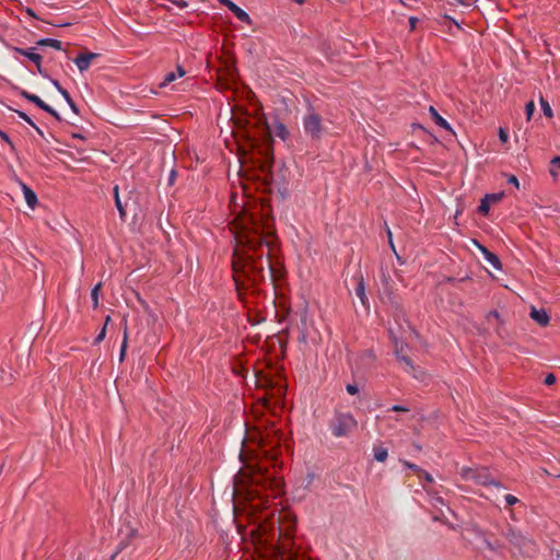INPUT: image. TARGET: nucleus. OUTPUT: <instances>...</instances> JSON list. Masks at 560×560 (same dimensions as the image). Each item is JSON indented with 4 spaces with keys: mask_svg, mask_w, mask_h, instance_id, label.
<instances>
[{
    "mask_svg": "<svg viewBox=\"0 0 560 560\" xmlns=\"http://www.w3.org/2000/svg\"><path fill=\"white\" fill-rule=\"evenodd\" d=\"M549 174L555 180H557L560 174V156H555L550 161Z\"/></svg>",
    "mask_w": 560,
    "mask_h": 560,
    "instance_id": "obj_21",
    "label": "nucleus"
},
{
    "mask_svg": "<svg viewBox=\"0 0 560 560\" xmlns=\"http://www.w3.org/2000/svg\"><path fill=\"white\" fill-rule=\"evenodd\" d=\"M404 466L408 467L409 469H412L417 475H419V472H422V469L417 466L416 464H411L407 460L402 462Z\"/></svg>",
    "mask_w": 560,
    "mask_h": 560,
    "instance_id": "obj_37",
    "label": "nucleus"
},
{
    "mask_svg": "<svg viewBox=\"0 0 560 560\" xmlns=\"http://www.w3.org/2000/svg\"><path fill=\"white\" fill-rule=\"evenodd\" d=\"M374 354L371 350H366L363 352L362 354V359H369L370 361H373L374 360Z\"/></svg>",
    "mask_w": 560,
    "mask_h": 560,
    "instance_id": "obj_49",
    "label": "nucleus"
},
{
    "mask_svg": "<svg viewBox=\"0 0 560 560\" xmlns=\"http://www.w3.org/2000/svg\"><path fill=\"white\" fill-rule=\"evenodd\" d=\"M0 138L9 145L11 153L19 158L15 144L12 142L10 136L2 129H0Z\"/></svg>",
    "mask_w": 560,
    "mask_h": 560,
    "instance_id": "obj_23",
    "label": "nucleus"
},
{
    "mask_svg": "<svg viewBox=\"0 0 560 560\" xmlns=\"http://www.w3.org/2000/svg\"><path fill=\"white\" fill-rule=\"evenodd\" d=\"M63 100L67 102V104L69 105L70 109L79 115L80 114V108L79 106L77 105V103L73 101L72 96L70 95V93L68 92V90L66 91H62L61 94H60Z\"/></svg>",
    "mask_w": 560,
    "mask_h": 560,
    "instance_id": "obj_22",
    "label": "nucleus"
},
{
    "mask_svg": "<svg viewBox=\"0 0 560 560\" xmlns=\"http://www.w3.org/2000/svg\"><path fill=\"white\" fill-rule=\"evenodd\" d=\"M508 183L514 185L515 187L518 188L520 186V183H518V179L516 178V176L514 175H511L509 178H508Z\"/></svg>",
    "mask_w": 560,
    "mask_h": 560,
    "instance_id": "obj_50",
    "label": "nucleus"
},
{
    "mask_svg": "<svg viewBox=\"0 0 560 560\" xmlns=\"http://www.w3.org/2000/svg\"><path fill=\"white\" fill-rule=\"evenodd\" d=\"M429 112L432 119L439 127L453 132L450 124L438 113V110L433 106H430Z\"/></svg>",
    "mask_w": 560,
    "mask_h": 560,
    "instance_id": "obj_17",
    "label": "nucleus"
},
{
    "mask_svg": "<svg viewBox=\"0 0 560 560\" xmlns=\"http://www.w3.org/2000/svg\"><path fill=\"white\" fill-rule=\"evenodd\" d=\"M5 46H7L10 50L14 51L15 54H19V55H21V56H24V55H25L26 48H22V47H18V46H12V45H10V44H8V43L5 44Z\"/></svg>",
    "mask_w": 560,
    "mask_h": 560,
    "instance_id": "obj_35",
    "label": "nucleus"
},
{
    "mask_svg": "<svg viewBox=\"0 0 560 560\" xmlns=\"http://www.w3.org/2000/svg\"><path fill=\"white\" fill-rule=\"evenodd\" d=\"M12 179L21 186V183H24L15 173H13Z\"/></svg>",
    "mask_w": 560,
    "mask_h": 560,
    "instance_id": "obj_54",
    "label": "nucleus"
},
{
    "mask_svg": "<svg viewBox=\"0 0 560 560\" xmlns=\"http://www.w3.org/2000/svg\"><path fill=\"white\" fill-rule=\"evenodd\" d=\"M395 354L397 359L404 364V370L407 373L411 374L417 380H423L424 372L420 368L416 366L408 355L404 354L402 345L398 346V343H396Z\"/></svg>",
    "mask_w": 560,
    "mask_h": 560,
    "instance_id": "obj_10",
    "label": "nucleus"
},
{
    "mask_svg": "<svg viewBox=\"0 0 560 560\" xmlns=\"http://www.w3.org/2000/svg\"><path fill=\"white\" fill-rule=\"evenodd\" d=\"M175 73L177 78H182L185 74V70L180 66H178L177 71Z\"/></svg>",
    "mask_w": 560,
    "mask_h": 560,
    "instance_id": "obj_51",
    "label": "nucleus"
},
{
    "mask_svg": "<svg viewBox=\"0 0 560 560\" xmlns=\"http://www.w3.org/2000/svg\"><path fill=\"white\" fill-rule=\"evenodd\" d=\"M175 73L177 78H182L185 74V70L180 66H178L177 71Z\"/></svg>",
    "mask_w": 560,
    "mask_h": 560,
    "instance_id": "obj_52",
    "label": "nucleus"
},
{
    "mask_svg": "<svg viewBox=\"0 0 560 560\" xmlns=\"http://www.w3.org/2000/svg\"><path fill=\"white\" fill-rule=\"evenodd\" d=\"M556 382V376L553 374H548L545 377V384L546 385H552Z\"/></svg>",
    "mask_w": 560,
    "mask_h": 560,
    "instance_id": "obj_47",
    "label": "nucleus"
},
{
    "mask_svg": "<svg viewBox=\"0 0 560 560\" xmlns=\"http://www.w3.org/2000/svg\"><path fill=\"white\" fill-rule=\"evenodd\" d=\"M223 5H225L231 12L234 13V15L243 23H247V24H250L252 23V19L250 16L248 15L247 12H245L242 8H240L238 5H236L233 1L231 0H219Z\"/></svg>",
    "mask_w": 560,
    "mask_h": 560,
    "instance_id": "obj_12",
    "label": "nucleus"
},
{
    "mask_svg": "<svg viewBox=\"0 0 560 560\" xmlns=\"http://www.w3.org/2000/svg\"><path fill=\"white\" fill-rule=\"evenodd\" d=\"M296 3L299 4H303L305 2V0H294Z\"/></svg>",
    "mask_w": 560,
    "mask_h": 560,
    "instance_id": "obj_60",
    "label": "nucleus"
},
{
    "mask_svg": "<svg viewBox=\"0 0 560 560\" xmlns=\"http://www.w3.org/2000/svg\"><path fill=\"white\" fill-rule=\"evenodd\" d=\"M36 46L35 47H28L26 48L24 57L27 58L32 63L36 66L37 72L43 78H49V72L46 68L43 67V56L38 52H36Z\"/></svg>",
    "mask_w": 560,
    "mask_h": 560,
    "instance_id": "obj_11",
    "label": "nucleus"
},
{
    "mask_svg": "<svg viewBox=\"0 0 560 560\" xmlns=\"http://www.w3.org/2000/svg\"><path fill=\"white\" fill-rule=\"evenodd\" d=\"M249 470V483L252 486H261L262 488H270L275 495H277L281 490V479L272 477L269 472L261 467L253 468L252 466L247 467Z\"/></svg>",
    "mask_w": 560,
    "mask_h": 560,
    "instance_id": "obj_5",
    "label": "nucleus"
},
{
    "mask_svg": "<svg viewBox=\"0 0 560 560\" xmlns=\"http://www.w3.org/2000/svg\"><path fill=\"white\" fill-rule=\"evenodd\" d=\"M504 500L506 502L508 505H514L518 502V499L516 497H514L513 494H506L504 497Z\"/></svg>",
    "mask_w": 560,
    "mask_h": 560,
    "instance_id": "obj_38",
    "label": "nucleus"
},
{
    "mask_svg": "<svg viewBox=\"0 0 560 560\" xmlns=\"http://www.w3.org/2000/svg\"><path fill=\"white\" fill-rule=\"evenodd\" d=\"M114 196H115L116 207L119 211L121 219H124L125 218V209H124V206H122L119 195H118V186L117 185L114 187Z\"/></svg>",
    "mask_w": 560,
    "mask_h": 560,
    "instance_id": "obj_28",
    "label": "nucleus"
},
{
    "mask_svg": "<svg viewBox=\"0 0 560 560\" xmlns=\"http://www.w3.org/2000/svg\"><path fill=\"white\" fill-rule=\"evenodd\" d=\"M502 197V194H491V195H487L485 198L490 201V203H495L498 201H500Z\"/></svg>",
    "mask_w": 560,
    "mask_h": 560,
    "instance_id": "obj_36",
    "label": "nucleus"
},
{
    "mask_svg": "<svg viewBox=\"0 0 560 560\" xmlns=\"http://www.w3.org/2000/svg\"><path fill=\"white\" fill-rule=\"evenodd\" d=\"M346 390L349 395H355L359 393V388L355 384H348Z\"/></svg>",
    "mask_w": 560,
    "mask_h": 560,
    "instance_id": "obj_39",
    "label": "nucleus"
},
{
    "mask_svg": "<svg viewBox=\"0 0 560 560\" xmlns=\"http://www.w3.org/2000/svg\"><path fill=\"white\" fill-rule=\"evenodd\" d=\"M303 129L304 133L310 137L313 141H319L328 131L320 115L315 113L313 109L308 110L303 116Z\"/></svg>",
    "mask_w": 560,
    "mask_h": 560,
    "instance_id": "obj_4",
    "label": "nucleus"
},
{
    "mask_svg": "<svg viewBox=\"0 0 560 560\" xmlns=\"http://www.w3.org/2000/svg\"><path fill=\"white\" fill-rule=\"evenodd\" d=\"M25 12H26V14H27L28 16H31V18H33V19H36V20H40V19L37 16L36 12H35L32 8H28V7H27V8L25 9Z\"/></svg>",
    "mask_w": 560,
    "mask_h": 560,
    "instance_id": "obj_48",
    "label": "nucleus"
},
{
    "mask_svg": "<svg viewBox=\"0 0 560 560\" xmlns=\"http://www.w3.org/2000/svg\"><path fill=\"white\" fill-rule=\"evenodd\" d=\"M476 245L479 248V250L481 252L486 261H488L494 269H497V270L501 269L500 259L495 254H493L487 247L480 245L477 242H476Z\"/></svg>",
    "mask_w": 560,
    "mask_h": 560,
    "instance_id": "obj_13",
    "label": "nucleus"
},
{
    "mask_svg": "<svg viewBox=\"0 0 560 560\" xmlns=\"http://www.w3.org/2000/svg\"><path fill=\"white\" fill-rule=\"evenodd\" d=\"M101 78H102V74H101V73L95 75V80H98V79H101Z\"/></svg>",
    "mask_w": 560,
    "mask_h": 560,
    "instance_id": "obj_62",
    "label": "nucleus"
},
{
    "mask_svg": "<svg viewBox=\"0 0 560 560\" xmlns=\"http://www.w3.org/2000/svg\"><path fill=\"white\" fill-rule=\"evenodd\" d=\"M416 22H417V19H416V18H410V19H409V23H410V25H411V27H412V28L415 27Z\"/></svg>",
    "mask_w": 560,
    "mask_h": 560,
    "instance_id": "obj_57",
    "label": "nucleus"
},
{
    "mask_svg": "<svg viewBox=\"0 0 560 560\" xmlns=\"http://www.w3.org/2000/svg\"><path fill=\"white\" fill-rule=\"evenodd\" d=\"M71 136H72L73 139H81V140L84 139V137L81 133H79V132H73Z\"/></svg>",
    "mask_w": 560,
    "mask_h": 560,
    "instance_id": "obj_56",
    "label": "nucleus"
},
{
    "mask_svg": "<svg viewBox=\"0 0 560 560\" xmlns=\"http://www.w3.org/2000/svg\"><path fill=\"white\" fill-rule=\"evenodd\" d=\"M402 3L406 1V0H400Z\"/></svg>",
    "mask_w": 560,
    "mask_h": 560,
    "instance_id": "obj_64",
    "label": "nucleus"
},
{
    "mask_svg": "<svg viewBox=\"0 0 560 560\" xmlns=\"http://www.w3.org/2000/svg\"><path fill=\"white\" fill-rule=\"evenodd\" d=\"M270 457H271L272 460L277 459V455L276 454H270Z\"/></svg>",
    "mask_w": 560,
    "mask_h": 560,
    "instance_id": "obj_61",
    "label": "nucleus"
},
{
    "mask_svg": "<svg viewBox=\"0 0 560 560\" xmlns=\"http://www.w3.org/2000/svg\"><path fill=\"white\" fill-rule=\"evenodd\" d=\"M278 523V544L273 549L275 560H299V551L292 536L295 518L287 514L283 520L279 517Z\"/></svg>",
    "mask_w": 560,
    "mask_h": 560,
    "instance_id": "obj_3",
    "label": "nucleus"
},
{
    "mask_svg": "<svg viewBox=\"0 0 560 560\" xmlns=\"http://www.w3.org/2000/svg\"><path fill=\"white\" fill-rule=\"evenodd\" d=\"M20 187H21V190H22L23 195H24V194H26V190H27V189H32V188H31L27 184H25V183H21V186H20Z\"/></svg>",
    "mask_w": 560,
    "mask_h": 560,
    "instance_id": "obj_53",
    "label": "nucleus"
},
{
    "mask_svg": "<svg viewBox=\"0 0 560 560\" xmlns=\"http://www.w3.org/2000/svg\"><path fill=\"white\" fill-rule=\"evenodd\" d=\"M260 444H261L260 446H261V448H262V452H264L266 455H267V454H269V452L273 450V445H271V446H270V450H265V447L267 446V443H266V441H265V438H262V436L260 438Z\"/></svg>",
    "mask_w": 560,
    "mask_h": 560,
    "instance_id": "obj_46",
    "label": "nucleus"
},
{
    "mask_svg": "<svg viewBox=\"0 0 560 560\" xmlns=\"http://www.w3.org/2000/svg\"><path fill=\"white\" fill-rule=\"evenodd\" d=\"M46 79L50 81V83L55 86V89H56L60 94H61V92H62V91H66V90H67V89H65V88L60 84V82H59L57 79L52 78L50 74H49V78H46Z\"/></svg>",
    "mask_w": 560,
    "mask_h": 560,
    "instance_id": "obj_33",
    "label": "nucleus"
},
{
    "mask_svg": "<svg viewBox=\"0 0 560 560\" xmlns=\"http://www.w3.org/2000/svg\"><path fill=\"white\" fill-rule=\"evenodd\" d=\"M492 318L499 320L500 319V315L497 311H490L487 315V320L490 322Z\"/></svg>",
    "mask_w": 560,
    "mask_h": 560,
    "instance_id": "obj_43",
    "label": "nucleus"
},
{
    "mask_svg": "<svg viewBox=\"0 0 560 560\" xmlns=\"http://www.w3.org/2000/svg\"><path fill=\"white\" fill-rule=\"evenodd\" d=\"M176 73L175 72H168L165 78H164V81L161 83V86H164L166 85L167 83H171L173 81L176 80Z\"/></svg>",
    "mask_w": 560,
    "mask_h": 560,
    "instance_id": "obj_34",
    "label": "nucleus"
},
{
    "mask_svg": "<svg viewBox=\"0 0 560 560\" xmlns=\"http://www.w3.org/2000/svg\"><path fill=\"white\" fill-rule=\"evenodd\" d=\"M434 501H435V504H436V503H441V504H443V500H442V498H440V497L434 498Z\"/></svg>",
    "mask_w": 560,
    "mask_h": 560,
    "instance_id": "obj_59",
    "label": "nucleus"
},
{
    "mask_svg": "<svg viewBox=\"0 0 560 560\" xmlns=\"http://www.w3.org/2000/svg\"><path fill=\"white\" fill-rule=\"evenodd\" d=\"M490 207H491L490 201H488L486 198H483L478 207V211H479V213L486 215V214H488Z\"/></svg>",
    "mask_w": 560,
    "mask_h": 560,
    "instance_id": "obj_30",
    "label": "nucleus"
},
{
    "mask_svg": "<svg viewBox=\"0 0 560 560\" xmlns=\"http://www.w3.org/2000/svg\"><path fill=\"white\" fill-rule=\"evenodd\" d=\"M98 361H100V358H97L96 360H94L92 362L90 373L92 376H96V377L101 378L102 366H103L104 362H98Z\"/></svg>",
    "mask_w": 560,
    "mask_h": 560,
    "instance_id": "obj_26",
    "label": "nucleus"
},
{
    "mask_svg": "<svg viewBox=\"0 0 560 560\" xmlns=\"http://www.w3.org/2000/svg\"><path fill=\"white\" fill-rule=\"evenodd\" d=\"M355 294L361 300L362 304L366 303L368 298L365 295L364 283H363V279L362 278L360 279V281L357 284Z\"/></svg>",
    "mask_w": 560,
    "mask_h": 560,
    "instance_id": "obj_27",
    "label": "nucleus"
},
{
    "mask_svg": "<svg viewBox=\"0 0 560 560\" xmlns=\"http://www.w3.org/2000/svg\"><path fill=\"white\" fill-rule=\"evenodd\" d=\"M392 411H395V412H407L409 411L408 408L404 407V406H400V405H395L390 408Z\"/></svg>",
    "mask_w": 560,
    "mask_h": 560,
    "instance_id": "obj_44",
    "label": "nucleus"
},
{
    "mask_svg": "<svg viewBox=\"0 0 560 560\" xmlns=\"http://www.w3.org/2000/svg\"><path fill=\"white\" fill-rule=\"evenodd\" d=\"M540 105H541V109H542L545 116L552 117V109H551L549 103L546 100H544L542 97L540 98Z\"/></svg>",
    "mask_w": 560,
    "mask_h": 560,
    "instance_id": "obj_31",
    "label": "nucleus"
},
{
    "mask_svg": "<svg viewBox=\"0 0 560 560\" xmlns=\"http://www.w3.org/2000/svg\"><path fill=\"white\" fill-rule=\"evenodd\" d=\"M103 340H105V322L100 327V331H98L97 336L94 338L92 345L93 346L100 345Z\"/></svg>",
    "mask_w": 560,
    "mask_h": 560,
    "instance_id": "obj_29",
    "label": "nucleus"
},
{
    "mask_svg": "<svg viewBox=\"0 0 560 560\" xmlns=\"http://www.w3.org/2000/svg\"><path fill=\"white\" fill-rule=\"evenodd\" d=\"M52 25L56 26V27H66V26H70L71 23L70 22H62V23L52 24Z\"/></svg>",
    "mask_w": 560,
    "mask_h": 560,
    "instance_id": "obj_55",
    "label": "nucleus"
},
{
    "mask_svg": "<svg viewBox=\"0 0 560 560\" xmlns=\"http://www.w3.org/2000/svg\"><path fill=\"white\" fill-rule=\"evenodd\" d=\"M535 103L533 101L528 102L525 106V113H526V118L527 120H529L535 112Z\"/></svg>",
    "mask_w": 560,
    "mask_h": 560,
    "instance_id": "obj_32",
    "label": "nucleus"
},
{
    "mask_svg": "<svg viewBox=\"0 0 560 560\" xmlns=\"http://www.w3.org/2000/svg\"><path fill=\"white\" fill-rule=\"evenodd\" d=\"M73 62L75 63L80 72L86 71L91 66V61L89 60L84 51L79 52L77 57L73 59Z\"/></svg>",
    "mask_w": 560,
    "mask_h": 560,
    "instance_id": "obj_18",
    "label": "nucleus"
},
{
    "mask_svg": "<svg viewBox=\"0 0 560 560\" xmlns=\"http://www.w3.org/2000/svg\"><path fill=\"white\" fill-rule=\"evenodd\" d=\"M259 126L250 127V119L248 117H234L235 128L233 133L237 137L241 135L249 144L256 145L258 141H264L268 145L267 154L270 150V143L272 137H277L282 141H287L290 137V132L287 126L275 119L271 124L259 119Z\"/></svg>",
    "mask_w": 560,
    "mask_h": 560,
    "instance_id": "obj_2",
    "label": "nucleus"
},
{
    "mask_svg": "<svg viewBox=\"0 0 560 560\" xmlns=\"http://www.w3.org/2000/svg\"><path fill=\"white\" fill-rule=\"evenodd\" d=\"M418 477L423 478L427 482H433V477L429 472L424 471L423 469H422V472H419Z\"/></svg>",
    "mask_w": 560,
    "mask_h": 560,
    "instance_id": "obj_40",
    "label": "nucleus"
},
{
    "mask_svg": "<svg viewBox=\"0 0 560 560\" xmlns=\"http://www.w3.org/2000/svg\"><path fill=\"white\" fill-rule=\"evenodd\" d=\"M11 88L12 91L18 93L22 98L27 101L28 103L35 105L37 108L42 109L43 112L47 113L51 117H54L57 121L63 122L65 120L60 116V114L51 107L49 104L44 102L38 95L33 94L26 90L21 89L20 86L12 83L10 80L2 78Z\"/></svg>",
    "mask_w": 560,
    "mask_h": 560,
    "instance_id": "obj_6",
    "label": "nucleus"
},
{
    "mask_svg": "<svg viewBox=\"0 0 560 560\" xmlns=\"http://www.w3.org/2000/svg\"><path fill=\"white\" fill-rule=\"evenodd\" d=\"M273 234L269 222L260 223L258 214L250 213L243 221V232L236 237L233 255V273L237 288L245 281L257 284L265 280L268 267L271 282L282 276L281 269L271 261Z\"/></svg>",
    "mask_w": 560,
    "mask_h": 560,
    "instance_id": "obj_1",
    "label": "nucleus"
},
{
    "mask_svg": "<svg viewBox=\"0 0 560 560\" xmlns=\"http://www.w3.org/2000/svg\"><path fill=\"white\" fill-rule=\"evenodd\" d=\"M458 474L465 481H472L474 483L481 486L494 485L499 487V483L494 481L486 468H471L464 466L458 470Z\"/></svg>",
    "mask_w": 560,
    "mask_h": 560,
    "instance_id": "obj_8",
    "label": "nucleus"
},
{
    "mask_svg": "<svg viewBox=\"0 0 560 560\" xmlns=\"http://www.w3.org/2000/svg\"><path fill=\"white\" fill-rule=\"evenodd\" d=\"M0 373L3 374L4 373V370L3 368L0 366Z\"/></svg>",
    "mask_w": 560,
    "mask_h": 560,
    "instance_id": "obj_63",
    "label": "nucleus"
},
{
    "mask_svg": "<svg viewBox=\"0 0 560 560\" xmlns=\"http://www.w3.org/2000/svg\"><path fill=\"white\" fill-rule=\"evenodd\" d=\"M256 382L259 386L271 387L273 382L270 377L265 375L262 372L256 373Z\"/></svg>",
    "mask_w": 560,
    "mask_h": 560,
    "instance_id": "obj_24",
    "label": "nucleus"
},
{
    "mask_svg": "<svg viewBox=\"0 0 560 560\" xmlns=\"http://www.w3.org/2000/svg\"><path fill=\"white\" fill-rule=\"evenodd\" d=\"M373 452H374V458L381 463L385 462L388 456L387 450L382 446H375L373 448Z\"/></svg>",
    "mask_w": 560,
    "mask_h": 560,
    "instance_id": "obj_25",
    "label": "nucleus"
},
{
    "mask_svg": "<svg viewBox=\"0 0 560 560\" xmlns=\"http://www.w3.org/2000/svg\"><path fill=\"white\" fill-rule=\"evenodd\" d=\"M36 47H50L55 50H62V42L51 37H43L35 43Z\"/></svg>",
    "mask_w": 560,
    "mask_h": 560,
    "instance_id": "obj_15",
    "label": "nucleus"
},
{
    "mask_svg": "<svg viewBox=\"0 0 560 560\" xmlns=\"http://www.w3.org/2000/svg\"><path fill=\"white\" fill-rule=\"evenodd\" d=\"M506 539L520 549L522 553L529 555L534 550V544L524 537L518 530L509 527L504 533Z\"/></svg>",
    "mask_w": 560,
    "mask_h": 560,
    "instance_id": "obj_9",
    "label": "nucleus"
},
{
    "mask_svg": "<svg viewBox=\"0 0 560 560\" xmlns=\"http://www.w3.org/2000/svg\"><path fill=\"white\" fill-rule=\"evenodd\" d=\"M84 54L86 55V57L89 58V60L92 62L94 59L98 58L101 55L100 54H96V52H92V51H89V50H84Z\"/></svg>",
    "mask_w": 560,
    "mask_h": 560,
    "instance_id": "obj_45",
    "label": "nucleus"
},
{
    "mask_svg": "<svg viewBox=\"0 0 560 560\" xmlns=\"http://www.w3.org/2000/svg\"><path fill=\"white\" fill-rule=\"evenodd\" d=\"M358 425L354 417L349 412H339L329 422V429L334 436L342 438L349 435Z\"/></svg>",
    "mask_w": 560,
    "mask_h": 560,
    "instance_id": "obj_7",
    "label": "nucleus"
},
{
    "mask_svg": "<svg viewBox=\"0 0 560 560\" xmlns=\"http://www.w3.org/2000/svg\"><path fill=\"white\" fill-rule=\"evenodd\" d=\"M387 233H388L389 244H390L392 248L395 249L393 241H392V232H390V230H388Z\"/></svg>",
    "mask_w": 560,
    "mask_h": 560,
    "instance_id": "obj_58",
    "label": "nucleus"
},
{
    "mask_svg": "<svg viewBox=\"0 0 560 560\" xmlns=\"http://www.w3.org/2000/svg\"><path fill=\"white\" fill-rule=\"evenodd\" d=\"M24 199L27 203V206L31 208V209H35L37 206H38V198H37V195L36 192L33 190V189H27L26 190V194H24Z\"/></svg>",
    "mask_w": 560,
    "mask_h": 560,
    "instance_id": "obj_20",
    "label": "nucleus"
},
{
    "mask_svg": "<svg viewBox=\"0 0 560 560\" xmlns=\"http://www.w3.org/2000/svg\"><path fill=\"white\" fill-rule=\"evenodd\" d=\"M167 1L175 4L179 9H184L187 7V2L185 0H167Z\"/></svg>",
    "mask_w": 560,
    "mask_h": 560,
    "instance_id": "obj_41",
    "label": "nucleus"
},
{
    "mask_svg": "<svg viewBox=\"0 0 560 560\" xmlns=\"http://www.w3.org/2000/svg\"><path fill=\"white\" fill-rule=\"evenodd\" d=\"M529 316L533 320H535L540 326H547L549 323V316L544 308L538 310L533 306L530 310Z\"/></svg>",
    "mask_w": 560,
    "mask_h": 560,
    "instance_id": "obj_14",
    "label": "nucleus"
},
{
    "mask_svg": "<svg viewBox=\"0 0 560 560\" xmlns=\"http://www.w3.org/2000/svg\"><path fill=\"white\" fill-rule=\"evenodd\" d=\"M103 282H97L91 290V300L93 308L96 310L100 306V294L102 293Z\"/></svg>",
    "mask_w": 560,
    "mask_h": 560,
    "instance_id": "obj_19",
    "label": "nucleus"
},
{
    "mask_svg": "<svg viewBox=\"0 0 560 560\" xmlns=\"http://www.w3.org/2000/svg\"><path fill=\"white\" fill-rule=\"evenodd\" d=\"M7 107L10 109V110H13L18 114V116L23 119L26 124H28L31 127H33L35 129V131L42 137L45 139V135H44V131L34 122V120L23 110H20V109H14L12 108L11 106L7 105Z\"/></svg>",
    "mask_w": 560,
    "mask_h": 560,
    "instance_id": "obj_16",
    "label": "nucleus"
},
{
    "mask_svg": "<svg viewBox=\"0 0 560 560\" xmlns=\"http://www.w3.org/2000/svg\"><path fill=\"white\" fill-rule=\"evenodd\" d=\"M499 138H500V140H501L503 143H505V142H508V140H509V135H508V132H506L504 129L500 128V129H499Z\"/></svg>",
    "mask_w": 560,
    "mask_h": 560,
    "instance_id": "obj_42",
    "label": "nucleus"
}]
</instances>
